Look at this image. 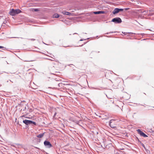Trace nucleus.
<instances>
[{
    "label": "nucleus",
    "mask_w": 154,
    "mask_h": 154,
    "mask_svg": "<svg viewBox=\"0 0 154 154\" xmlns=\"http://www.w3.org/2000/svg\"><path fill=\"white\" fill-rule=\"evenodd\" d=\"M21 12L20 10L19 9L14 10L13 9L11 10L9 12V14L12 16H14Z\"/></svg>",
    "instance_id": "f257e3e1"
},
{
    "label": "nucleus",
    "mask_w": 154,
    "mask_h": 154,
    "mask_svg": "<svg viewBox=\"0 0 154 154\" xmlns=\"http://www.w3.org/2000/svg\"><path fill=\"white\" fill-rule=\"evenodd\" d=\"M23 122L27 125H30L31 124H33L35 125H36V123L35 122L26 119L23 120Z\"/></svg>",
    "instance_id": "f03ea898"
},
{
    "label": "nucleus",
    "mask_w": 154,
    "mask_h": 154,
    "mask_svg": "<svg viewBox=\"0 0 154 154\" xmlns=\"http://www.w3.org/2000/svg\"><path fill=\"white\" fill-rule=\"evenodd\" d=\"M111 21L116 23H120L122 22V20L120 18L116 17L113 19Z\"/></svg>",
    "instance_id": "7ed1b4c3"
},
{
    "label": "nucleus",
    "mask_w": 154,
    "mask_h": 154,
    "mask_svg": "<svg viewBox=\"0 0 154 154\" xmlns=\"http://www.w3.org/2000/svg\"><path fill=\"white\" fill-rule=\"evenodd\" d=\"M44 144L45 146H47L48 148H50L52 147V146L51 144L48 141H45L44 142Z\"/></svg>",
    "instance_id": "20e7f679"
},
{
    "label": "nucleus",
    "mask_w": 154,
    "mask_h": 154,
    "mask_svg": "<svg viewBox=\"0 0 154 154\" xmlns=\"http://www.w3.org/2000/svg\"><path fill=\"white\" fill-rule=\"evenodd\" d=\"M137 132L138 134L141 136H142L143 137H147V136L144 133H143L142 131L140 130L139 129H138L137 130Z\"/></svg>",
    "instance_id": "39448f33"
},
{
    "label": "nucleus",
    "mask_w": 154,
    "mask_h": 154,
    "mask_svg": "<svg viewBox=\"0 0 154 154\" xmlns=\"http://www.w3.org/2000/svg\"><path fill=\"white\" fill-rule=\"evenodd\" d=\"M114 121V120L112 119L109 122V125L112 128H113L114 127H115L114 125L112 123V122Z\"/></svg>",
    "instance_id": "423d86ee"
},
{
    "label": "nucleus",
    "mask_w": 154,
    "mask_h": 154,
    "mask_svg": "<svg viewBox=\"0 0 154 154\" xmlns=\"http://www.w3.org/2000/svg\"><path fill=\"white\" fill-rule=\"evenodd\" d=\"M119 12V8H116L113 11L112 13L114 14L118 13Z\"/></svg>",
    "instance_id": "0eeeda50"
},
{
    "label": "nucleus",
    "mask_w": 154,
    "mask_h": 154,
    "mask_svg": "<svg viewBox=\"0 0 154 154\" xmlns=\"http://www.w3.org/2000/svg\"><path fill=\"white\" fill-rule=\"evenodd\" d=\"M94 13L95 14H103L104 13V12L103 11H101L94 12Z\"/></svg>",
    "instance_id": "6e6552de"
},
{
    "label": "nucleus",
    "mask_w": 154,
    "mask_h": 154,
    "mask_svg": "<svg viewBox=\"0 0 154 154\" xmlns=\"http://www.w3.org/2000/svg\"><path fill=\"white\" fill-rule=\"evenodd\" d=\"M62 13L63 14L66 15H69L71 14L69 12L66 11H63L62 12Z\"/></svg>",
    "instance_id": "1a4fd4ad"
},
{
    "label": "nucleus",
    "mask_w": 154,
    "mask_h": 154,
    "mask_svg": "<svg viewBox=\"0 0 154 154\" xmlns=\"http://www.w3.org/2000/svg\"><path fill=\"white\" fill-rule=\"evenodd\" d=\"M44 133L41 134H40L37 135L36 136V137L38 138H41L44 136Z\"/></svg>",
    "instance_id": "9d476101"
},
{
    "label": "nucleus",
    "mask_w": 154,
    "mask_h": 154,
    "mask_svg": "<svg viewBox=\"0 0 154 154\" xmlns=\"http://www.w3.org/2000/svg\"><path fill=\"white\" fill-rule=\"evenodd\" d=\"M59 16V15L57 14H54L53 15V17L54 18H58Z\"/></svg>",
    "instance_id": "9b49d317"
},
{
    "label": "nucleus",
    "mask_w": 154,
    "mask_h": 154,
    "mask_svg": "<svg viewBox=\"0 0 154 154\" xmlns=\"http://www.w3.org/2000/svg\"><path fill=\"white\" fill-rule=\"evenodd\" d=\"M62 85H63L62 83H60L58 84V86L59 87H61L62 86Z\"/></svg>",
    "instance_id": "f8f14e48"
},
{
    "label": "nucleus",
    "mask_w": 154,
    "mask_h": 154,
    "mask_svg": "<svg viewBox=\"0 0 154 154\" xmlns=\"http://www.w3.org/2000/svg\"><path fill=\"white\" fill-rule=\"evenodd\" d=\"M119 11H123V9L119 8Z\"/></svg>",
    "instance_id": "ddd939ff"
},
{
    "label": "nucleus",
    "mask_w": 154,
    "mask_h": 154,
    "mask_svg": "<svg viewBox=\"0 0 154 154\" xmlns=\"http://www.w3.org/2000/svg\"><path fill=\"white\" fill-rule=\"evenodd\" d=\"M38 11V10L37 9H34V11Z\"/></svg>",
    "instance_id": "4468645a"
},
{
    "label": "nucleus",
    "mask_w": 154,
    "mask_h": 154,
    "mask_svg": "<svg viewBox=\"0 0 154 154\" xmlns=\"http://www.w3.org/2000/svg\"><path fill=\"white\" fill-rule=\"evenodd\" d=\"M30 40H31L32 41H34L35 40V39H30Z\"/></svg>",
    "instance_id": "2eb2a0df"
},
{
    "label": "nucleus",
    "mask_w": 154,
    "mask_h": 154,
    "mask_svg": "<svg viewBox=\"0 0 154 154\" xmlns=\"http://www.w3.org/2000/svg\"><path fill=\"white\" fill-rule=\"evenodd\" d=\"M122 33H123L124 35H126V34L127 33V32H122Z\"/></svg>",
    "instance_id": "dca6fc26"
},
{
    "label": "nucleus",
    "mask_w": 154,
    "mask_h": 154,
    "mask_svg": "<svg viewBox=\"0 0 154 154\" xmlns=\"http://www.w3.org/2000/svg\"><path fill=\"white\" fill-rule=\"evenodd\" d=\"M33 61L32 60H27V61H27V62H29V61Z\"/></svg>",
    "instance_id": "f3484780"
},
{
    "label": "nucleus",
    "mask_w": 154,
    "mask_h": 154,
    "mask_svg": "<svg viewBox=\"0 0 154 154\" xmlns=\"http://www.w3.org/2000/svg\"><path fill=\"white\" fill-rule=\"evenodd\" d=\"M4 48V47L3 46H0V48Z\"/></svg>",
    "instance_id": "a211bd4d"
},
{
    "label": "nucleus",
    "mask_w": 154,
    "mask_h": 154,
    "mask_svg": "<svg viewBox=\"0 0 154 154\" xmlns=\"http://www.w3.org/2000/svg\"><path fill=\"white\" fill-rule=\"evenodd\" d=\"M77 34V33H74L73 34Z\"/></svg>",
    "instance_id": "6ab92c4d"
},
{
    "label": "nucleus",
    "mask_w": 154,
    "mask_h": 154,
    "mask_svg": "<svg viewBox=\"0 0 154 154\" xmlns=\"http://www.w3.org/2000/svg\"><path fill=\"white\" fill-rule=\"evenodd\" d=\"M16 37H11V38H16Z\"/></svg>",
    "instance_id": "aec40b11"
},
{
    "label": "nucleus",
    "mask_w": 154,
    "mask_h": 154,
    "mask_svg": "<svg viewBox=\"0 0 154 154\" xmlns=\"http://www.w3.org/2000/svg\"><path fill=\"white\" fill-rule=\"evenodd\" d=\"M125 9H126V10H127L128 9V8H126Z\"/></svg>",
    "instance_id": "412c9836"
},
{
    "label": "nucleus",
    "mask_w": 154,
    "mask_h": 154,
    "mask_svg": "<svg viewBox=\"0 0 154 154\" xmlns=\"http://www.w3.org/2000/svg\"><path fill=\"white\" fill-rule=\"evenodd\" d=\"M80 41H82V40H80Z\"/></svg>",
    "instance_id": "4be33fe9"
}]
</instances>
